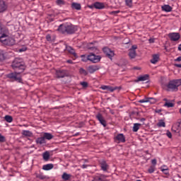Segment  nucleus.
I'll list each match as a JSON object with an SVG mask.
<instances>
[{
  "instance_id": "e2e57ef3",
  "label": "nucleus",
  "mask_w": 181,
  "mask_h": 181,
  "mask_svg": "<svg viewBox=\"0 0 181 181\" xmlns=\"http://www.w3.org/2000/svg\"><path fill=\"white\" fill-rule=\"evenodd\" d=\"M136 70H138V68H134Z\"/></svg>"
},
{
  "instance_id": "0eeeda50",
  "label": "nucleus",
  "mask_w": 181,
  "mask_h": 181,
  "mask_svg": "<svg viewBox=\"0 0 181 181\" xmlns=\"http://www.w3.org/2000/svg\"><path fill=\"white\" fill-rule=\"evenodd\" d=\"M88 59L89 62H92V63H98L100 60H101V56L90 54L88 55Z\"/></svg>"
},
{
  "instance_id": "09e8293b",
  "label": "nucleus",
  "mask_w": 181,
  "mask_h": 181,
  "mask_svg": "<svg viewBox=\"0 0 181 181\" xmlns=\"http://www.w3.org/2000/svg\"><path fill=\"white\" fill-rule=\"evenodd\" d=\"M167 136H168L170 139L172 138V133L169 131L166 133Z\"/></svg>"
},
{
  "instance_id": "473e14b6",
  "label": "nucleus",
  "mask_w": 181,
  "mask_h": 181,
  "mask_svg": "<svg viewBox=\"0 0 181 181\" xmlns=\"http://www.w3.org/2000/svg\"><path fill=\"white\" fill-rule=\"evenodd\" d=\"M141 127V124L139 123H135L133 126V132H138V130Z\"/></svg>"
},
{
  "instance_id": "b1692460",
  "label": "nucleus",
  "mask_w": 181,
  "mask_h": 181,
  "mask_svg": "<svg viewBox=\"0 0 181 181\" xmlns=\"http://www.w3.org/2000/svg\"><path fill=\"white\" fill-rule=\"evenodd\" d=\"M86 47L87 49H88L89 50H92L93 52L97 50V47L94 46V42L88 43Z\"/></svg>"
},
{
  "instance_id": "39448f33",
  "label": "nucleus",
  "mask_w": 181,
  "mask_h": 181,
  "mask_svg": "<svg viewBox=\"0 0 181 181\" xmlns=\"http://www.w3.org/2000/svg\"><path fill=\"white\" fill-rule=\"evenodd\" d=\"M7 78L12 80V81H17V83H22V77H21V72H12L7 74Z\"/></svg>"
},
{
  "instance_id": "7c9ffc66",
  "label": "nucleus",
  "mask_w": 181,
  "mask_h": 181,
  "mask_svg": "<svg viewBox=\"0 0 181 181\" xmlns=\"http://www.w3.org/2000/svg\"><path fill=\"white\" fill-rule=\"evenodd\" d=\"M67 51L69 53H71V54H73V56H74V57H77V54H76V51L74 50V49H73V47H67Z\"/></svg>"
},
{
  "instance_id": "bb28decb",
  "label": "nucleus",
  "mask_w": 181,
  "mask_h": 181,
  "mask_svg": "<svg viewBox=\"0 0 181 181\" xmlns=\"http://www.w3.org/2000/svg\"><path fill=\"white\" fill-rule=\"evenodd\" d=\"M42 157L44 160L47 162V160L50 159V153H49V151H45V153H42Z\"/></svg>"
},
{
  "instance_id": "c756f323",
  "label": "nucleus",
  "mask_w": 181,
  "mask_h": 181,
  "mask_svg": "<svg viewBox=\"0 0 181 181\" xmlns=\"http://www.w3.org/2000/svg\"><path fill=\"white\" fill-rule=\"evenodd\" d=\"M71 177V175L67 174L66 173H64L62 175V178L63 180H70V178Z\"/></svg>"
},
{
  "instance_id": "bf43d9fd",
  "label": "nucleus",
  "mask_w": 181,
  "mask_h": 181,
  "mask_svg": "<svg viewBox=\"0 0 181 181\" xmlns=\"http://www.w3.org/2000/svg\"><path fill=\"white\" fill-rule=\"evenodd\" d=\"M163 101H165V103H168V102H169V100H168L167 98H164V99H163Z\"/></svg>"
},
{
  "instance_id": "c9c22d12",
  "label": "nucleus",
  "mask_w": 181,
  "mask_h": 181,
  "mask_svg": "<svg viewBox=\"0 0 181 181\" xmlns=\"http://www.w3.org/2000/svg\"><path fill=\"white\" fill-rule=\"evenodd\" d=\"M164 107H167V108H173V107H175V104L172 102H165L164 104Z\"/></svg>"
},
{
  "instance_id": "c03bdc74",
  "label": "nucleus",
  "mask_w": 181,
  "mask_h": 181,
  "mask_svg": "<svg viewBox=\"0 0 181 181\" xmlns=\"http://www.w3.org/2000/svg\"><path fill=\"white\" fill-rule=\"evenodd\" d=\"M161 172H163L164 175H169V170L168 168H161Z\"/></svg>"
},
{
  "instance_id": "ea45409f",
  "label": "nucleus",
  "mask_w": 181,
  "mask_h": 181,
  "mask_svg": "<svg viewBox=\"0 0 181 181\" xmlns=\"http://www.w3.org/2000/svg\"><path fill=\"white\" fill-rule=\"evenodd\" d=\"M156 170V167H155V165H151L149 167L148 172V173H153V172H155Z\"/></svg>"
},
{
  "instance_id": "58836bf2",
  "label": "nucleus",
  "mask_w": 181,
  "mask_h": 181,
  "mask_svg": "<svg viewBox=\"0 0 181 181\" xmlns=\"http://www.w3.org/2000/svg\"><path fill=\"white\" fill-rule=\"evenodd\" d=\"M125 5L129 8H132V0H125Z\"/></svg>"
},
{
  "instance_id": "20e7f679",
  "label": "nucleus",
  "mask_w": 181,
  "mask_h": 181,
  "mask_svg": "<svg viewBox=\"0 0 181 181\" xmlns=\"http://www.w3.org/2000/svg\"><path fill=\"white\" fill-rule=\"evenodd\" d=\"M180 86H181V78L170 81L167 87L171 91H177V87Z\"/></svg>"
},
{
  "instance_id": "72a5a7b5",
  "label": "nucleus",
  "mask_w": 181,
  "mask_h": 181,
  "mask_svg": "<svg viewBox=\"0 0 181 181\" xmlns=\"http://www.w3.org/2000/svg\"><path fill=\"white\" fill-rule=\"evenodd\" d=\"M4 119L6 121V122L11 123L13 121V117H12L11 115H6L4 117Z\"/></svg>"
},
{
  "instance_id": "a19ab883",
  "label": "nucleus",
  "mask_w": 181,
  "mask_h": 181,
  "mask_svg": "<svg viewBox=\"0 0 181 181\" xmlns=\"http://www.w3.org/2000/svg\"><path fill=\"white\" fill-rule=\"evenodd\" d=\"M81 57L82 62H88L89 60L88 55L87 56L83 54V55H81Z\"/></svg>"
},
{
  "instance_id": "6ab92c4d",
  "label": "nucleus",
  "mask_w": 181,
  "mask_h": 181,
  "mask_svg": "<svg viewBox=\"0 0 181 181\" xmlns=\"http://www.w3.org/2000/svg\"><path fill=\"white\" fill-rule=\"evenodd\" d=\"M71 8L76 9V11H80L81 9V4L76 2H73L71 5Z\"/></svg>"
},
{
  "instance_id": "3c124183",
  "label": "nucleus",
  "mask_w": 181,
  "mask_h": 181,
  "mask_svg": "<svg viewBox=\"0 0 181 181\" xmlns=\"http://www.w3.org/2000/svg\"><path fill=\"white\" fill-rule=\"evenodd\" d=\"M66 63H69V64H73V61L71 59H69L66 61Z\"/></svg>"
},
{
  "instance_id": "6e6552de",
  "label": "nucleus",
  "mask_w": 181,
  "mask_h": 181,
  "mask_svg": "<svg viewBox=\"0 0 181 181\" xmlns=\"http://www.w3.org/2000/svg\"><path fill=\"white\" fill-rule=\"evenodd\" d=\"M103 53H105V54H106V56L107 57H109V59H112V57H114L115 56V53L114 51L111 50V49L105 47L103 49Z\"/></svg>"
},
{
  "instance_id": "4d7b16f0",
  "label": "nucleus",
  "mask_w": 181,
  "mask_h": 181,
  "mask_svg": "<svg viewBox=\"0 0 181 181\" xmlns=\"http://www.w3.org/2000/svg\"><path fill=\"white\" fill-rule=\"evenodd\" d=\"M175 66L179 67L180 69H181V64H176Z\"/></svg>"
},
{
  "instance_id": "37998d69",
  "label": "nucleus",
  "mask_w": 181,
  "mask_h": 181,
  "mask_svg": "<svg viewBox=\"0 0 181 181\" xmlns=\"http://www.w3.org/2000/svg\"><path fill=\"white\" fill-rule=\"evenodd\" d=\"M81 86H82L83 88H87V87H88V83L86 81L81 82Z\"/></svg>"
},
{
  "instance_id": "2eb2a0df",
  "label": "nucleus",
  "mask_w": 181,
  "mask_h": 181,
  "mask_svg": "<svg viewBox=\"0 0 181 181\" xmlns=\"http://www.w3.org/2000/svg\"><path fill=\"white\" fill-rule=\"evenodd\" d=\"M56 76L58 78H64V77L67 76V74L66 73V70H58L56 71Z\"/></svg>"
},
{
  "instance_id": "9d476101",
  "label": "nucleus",
  "mask_w": 181,
  "mask_h": 181,
  "mask_svg": "<svg viewBox=\"0 0 181 181\" xmlns=\"http://www.w3.org/2000/svg\"><path fill=\"white\" fill-rule=\"evenodd\" d=\"M100 69H101V66H100V65H90L88 67V73H90V74H94V73H95V71H98Z\"/></svg>"
},
{
  "instance_id": "dca6fc26",
  "label": "nucleus",
  "mask_w": 181,
  "mask_h": 181,
  "mask_svg": "<svg viewBox=\"0 0 181 181\" xmlns=\"http://www.w3.org/2000/svg\"><path fill=\"white\" fill-rule=\"evenodd\" d=\"M115 141H118V143H122L125 142V136H124V134H119L115 137Z\"/></svg>"
},
{
  "instance_id": "49530a36",
  "label": "nucleus",
  "mask_w": 181,
  "mask_h": 181,
  "mask_svg": "<svg viewBox=\"0 0 181 181\" xmlns=\"http://www.w3.org/2000/svg\"><path fill=\"white\" fill-rule=\"evenodd\" d=\"M151 163H152V166H154L155 168H156V163H158L157 160L156 158L151 160Z\"/></svg>"
},
{
  "instance_id": "de8ad7c7",
  "label": "nucleus",
  "mask_w": 181,
  "mask_h": 181,
  "mask_svg": "<svg viewBox=\"0 0 181 181\" xmlns=\"http://www.w3.org/2000/svg\"><path fill=\"white\" fill-rule=\"evenodd\" d=\"M46 39H47V42H52V35H50V34H47L46 35Z\"/></svg>"
},
{
  "instance_id": "423d86ee",
  "label": "nucleus",
  "mask_w": 181,
  "mask_h": 181,
  "mask_svg": "<svg viewBox=\"0 0 181 181\" xmlns=\"http://www.w3.org/2000/svg\"><path fill=\"white\" fill-rule=\"evenodd\" d=\"M168 37L172 42H177L180 39V34L179 33H170L168 34Z\"/></svg>"
},
{
  "instance_id": "4468645a",
  "label": "nucleus",
  "mask_w": 181,
  "mask_h": 181,
  "mask_svg": "<svg viewBox=\"0 0 181 181\" xmlns=\"http://www.w3.org/2000/svg\"><path fill=\"white\" fill-rule=\"evenodd\" d=\"M100 88L102 90H107V91H110V93H114V91H115V90H118V86L112 87L110 86L103 85L100 87Z\"/></svg>"
},
{
  "instance_id": "f3484780",
  "label": "nucleus",
  "mask_w": 181,
  "mask_h": 181,
  "mask_svg": "<svg viewBox=\"0 0 181 181\" xmlns=\"http://www.w3.org/2000/svg\"><path fill=\"white\" fill-rule=\"evenodd\" d=\"M149 78V75L145 74L144 76H139L136 80H135V83H139V81H146Z\"/></svg>"
},
{
  "instance_id": "9b49d317",
  "label": "nucleus",
  "mask_w": 181,
  "mask_h": 181,
  "mask_svg": "<svg viewBox=\"0 0 181 181\" xmlns=\"http://www.w3.org/2000/svg\"><path fill=\"white\" fill-rule=\"evenodd\" d=\"M99 165L101 170H103V172H108V169H110V165H108V163H107V161H105V160H102L101 161H100Z\"/></svg>"
},
{
  "instance_id": "1a4fd4ad",
  "label": "nucleus",
  "mask_w": 181,
  "mask_h": 181,
  "mask_svg": "<svg viewBox=\"0 0 181 181\" xmlns=\"http://www.w3.org/2000/svg\"><path fill=\"white\" fill-rule=\"evenodd\" d=\"M136 49H138L136 45H132V48L129 49V57L130 59H135L136 57Z\"/></svg>"
},
{
  "instance_id": "a18cd8bd",
  "label": "nucleus",
  "mask_w": 181,
  "mask_h": 181,
  "mask_svg": "<svg viewBox=\"0 0 181 181\" xmlns=\"http://www.w3.org/2000/svg\"><path fill=\"white\" fill-rule=\"evenodd\" d=\"M5 141H6V139L5 138L4 136H2L1 134H0V142H5Z\"/></svg>"
},
{
  "instance_id": "6e6d98bb",
  "label": "nucleus",
  "mask_w": 181,
  "mask_h": 181,
  "mask_svg": "<svg viewBox=\"0 0 181 181\" xmlns=\"http://www.w3.org/2000/svg\"><path fill=\"white\" fill-rule=\"evenodd\" d=\"M154 42H155V40H154V39H150V40H149V42H150V43H154Z\"/></svg>"
},
{
  "instance_id": "f8f14e48",
  "label": "nucleus",
  "mask_w": 181,
  "mask_h": 181,
  "mask_svg": "<svg viewBox=\"0 0 181 181\" xmlns=\"http://www.w3.org/2000/svg\"><path fill=\"white\" fill-rule=\"evenodd\" d=\"M95 117L96 119L99 121L101 125H103L104 127H107V122L105 121L104 117H103V115H101V113H98Z\"/></svg>"
},
{
  "instance_id": "7ed1b4c3",
  "label": "nucleus",
  "mask_w": 181,
  "mask_h": 181,
  "mask_svg": "<svg viewBox=\"0 0 181 181\" xmlns=\"http://www.w3.org/2000/svg\"><path fill=\"white\" fill-rule=\"evenodd\" d=\"M12 67L14 70H21V71H25L26 66H25V62L21 58H16L12 63Z\"/></svg>"
},
{
  "instance_id": "f03ea898",
  "label": "nucleus",
  "mask_w": 181,
  "mask_h": 181,
  "mask_svg": "<svg viewBox=\"0 0 181 181\" xmlns=\"http://www.w3.org/2000/svg\"><path fill=\"white\" fill-rule=\"evenodd\" d=\"M57 30L61 32V33H67L68 35H73V33H76L78 30L77 25H74L71 23H64L61 24Z\"/></svg>"
},
{
  "instance_id": "cd10ccee",
  "label": "nucleus",
  "mask_w": 181,
  "mask_h": 181,
  "mask_svg": "<svg viewBox=\"0 0 181 181\" xmlns=\"http://www.w3.org/2000/svg\"><path fill=\"white\" fill-rule=\"evenodd\" d=\"M6 11V5L5 1H0V12H4Z\"/></svg>"
},
{
  "instance_id": "a211bd4d",
  "label": "nucleus",
  "mask_w": 181,
  "mask_h": 181,
  "mask_svg": "<svg viewBox=\"0 0 181 181\" xmlns=\"http://www.w3.org/2000/svg\"><path fill=\"white\" fill-rule=\"evenodd\" d=\"M161 9L164 12H172L173 8L170 5L165 4V5L161 6Z\"/></svg>"
},
{
  "instance_id": "79ce46f5",
  "label": "nucleus",
  "mask_w": 181,
  "mask_h": 181,
  "mask_svg": "<svg viewBox=\"0 0 181 181\" xmlns=\"http://www.w3.org/2000/svg\"><path fill=\"white\" fill-rule=\"evenodd\" d=\"M2 60H5V54H4V51H0V62Z\"/></svg>"
},
{
  "instance_id": "864d4df0",
  "label": "nucleus",
  "mask_w": 181,
  "mask_h": 181,
  "mask_svg": "<svg viewBox=\"0 0 181 181\" xmlns=\"http://www.w3.org/2000/svg\"><path fill=\"white\" fill-rule=\"evenodd\" d=\"M110 114H112V115H114V114H115V112H114V110L110 109Z\"/></svg>"
},
{
  "instance_id": "4c0bfd02",
  "label": "nucleus",
  "mask_w": 181,
  "mask_h": 181,
  "mask_svg": "<svg viewBox=\"0 0 181 181\" xmlns=\"http://www.w3.org/2000/svg\"><path fill=\"white\" fill-rule=\"evenodd\" d=\"M56 4L58 6H63V5H66V1L64 0H57Z\"/></svg>"
},
{
  "instance_id": "f257e3e1",
  "label": "nucleus",
  "mask_w": 181,
  "mask_h": 181,
  "mask_svg": "<svg viewBox=\"0 0 181 181\" xmlns=\"http://www.w3.org/2000/svg\"><path fill=\"white\" fill-rule=\"evenodd\" d=\"M0 42L6 46H13L15 40L11 37L9 30L0 24Z\"/></svg>"
},
{
  "instance_id": "13d9d810",
  "label": "nucleus",
  "mask_w": 181,
  "mask_h": 181,
  "mask_svg": "<svg viewBox=\"0 0 181 181\" xmlns=\"http://www.w3.org/2000/svg\"><path fill=\"white\" fill-rule=\"evenodd\" d=\"M178 50H180V52H181V44L178 46Z\"/></svg>"
},
{
  "instance_id": "f704fd0d",
  "label": "nucleus",
  "mask_w": 181,
  "mask_h": 181,
  "mask_svg": "<svg viewBox=\"0 0 181 181\" xmlns=\"http://www.w3.org/2000/svg\"><path fill=\"white\" fill-rule=\"evenodd\" d=\"M157 127H159V128H165V127H166V123H165V121L163 120H160L157 124Z\"/></svg>"
},
{
  "instance_id": "680f3d73",
  "label": "nucleus",
  "mask_w": 181,
  "mask_h": 181,
  "mask_svg": "<svg viewBox=\"0 0 181 181\" xmlns=\"http://www.w3.org/2000/svg\"><path fill=\"white\" fill-rule=\"evenodd\" d=\"M20 52H23V49H20Z\"/></svg>"
},
{
  "instance_id": "a878e982",
  "label": "nucleus",
  "mask_w": 181,
  "mask_h": 181,
  "mask_svg": "<svg viewBox=\"0 0 181 181\" xmlns=\"http://www.w3.org/2000/svg\"><path fill=\"white\" fill-rule=\"evenodd\" d=\"M43 137L44 139H47V141H50V139H53L54 136L50 133L45 132L44 133Z\"/></svg>"
},
{
  "instance_id": "2f4dec72",
  "label": "nucleus",
  "mask_w": 181,
  "mask_h": 181,
  "mask_svg": "<svg viewBox=\"0 0 181 181\" xmlns=\"http://www.w3.org/2000/svg\"><path fill=\"white\" fill-rule=\"evenodd\" d=\"M22 134H23L24 136H32V135H33V134L32 133V132H30V131H29V130H23Z\"/></svg>"
},
{
  "instance_id": "5fc2aeb1",
  "label": "nucleus",
  "mask_w": 181,
  "mask_h": 181,
  "mask_svg": "<svg viewBox=\"0 0 181 181\" xmlns=\"http://www.w3.org/2000/svg\"><path fill=\"white\" fill-rule=\"evenodd\" d=\"M112 13H114V14L119 13V11H112Z\"/></svg>"
},
{
  "instance_id": "e433bc0d",
  "label": "nucleus",
  "mask_w": 181,
  "mask_h": 181,
  "mask_svg": "<svg viewBox=\"0 0 181 181\" xmlns=\"http://www.w3.org/2000/svg\"><path fill=\"white\" fill-rule=\"evenodd\" d=\"M79 73H80V74H82V76H87L88 74V71H87L83 68L79 69Z\"/></svg>"
},
{
  "instance_id": "0e129e2a",
  "label": "nucleus",
  "mask_w": 181,
  "mask_h": 181,
  "mask_svg": "<svg viewBox=\"0 0 181 181\" xmlns=\"http://www.w3.org/2000/svg\"><path fill=\"white\" fill-rule=\"evenodd\" d=\"M180 179H181V176H179Z\"/></svg>"
},
{
  "instance_id": "052dcab7",
  "label": "nucleus",
  "mask_w": 181,
  "mask_h": 181,
  "mask_svg": "<svg viewBox=\"0 0 181 181\" xmlns=\"http://www.w3.org/2000/svg\"><path fill=\"white\" fill-rule=\"evenodd\" d=\"M140 121H145V118H141Z\"/></svg>"
},
{
  "instance_id": "603ef678",
  "label": "nucleus",
  "mask_w": 181,
  "mask_h": 181,
  "mask_svg": "<svg viewBox=\"0 0 181 181\" xmlns=\"http://www.w3.org/2000/svg\"><path fill=\"white\" fill-rule=\"evenodd\" d=\"M88 165H86V164H83L82 165L81 168L82 169H86V168L88 167Z\"/></svg>"
},
{
  "instance_id": "ddd939ff",
  "label": "nucleus",
  "mask_w": 181,
  "mask_h": 181,
  "mask_svg": "<svg viewBox=\"0 0 181 181\" xmlns=\"http://www.w3.org/2000/svg\"><path fill=\"white\" fill-rule=\"evenodd\" d=\"M172 131L173 132H175V134H180L181 131V123H175L172 127Z\"/></svg>"
},
{
  "instance_id": "412c9836",
  "label": "nucleus",
  "mask_w": 181,
  "mask_h": 181,
  "mask_svg": "<svg viewBox=\"0 0 181 181\" xmlns=\"http://www.w3.org/2000/svg\"><path fill=\"white\" fill-rule=\"evenodd\" d=\"M36 144H38L39 145H43V144H46V140L44 136L42 137H38L35 140Z\"/></svg>"
},
{
  "instance_id": "c85d7f7f",
  "label": "nucleus",
  "mask_w": 181,
  "mask_h": 181,
  "mask_svg": "<svg viewBox=\"0 0 181 181\" xmlns=\"http://www.w3.org/2000/svg\"><path fill=\"white\" fill-rule=\"evenodd\" d=\"M151 100H153V98H144V99H141V100H139V103H155V101H153V102H151Z\"/></svg>"
},
{
  "instance_id": "8fccbe9b",
  "label": "nucleus",
  "mask_w": 181,
  "mask_h": 181,
  "mask_svg": "<svg viewBox=\"0 0 181 181\" xmlns=\"http://www.w3.org/2000/svg\"><path fill=\"white\" fill-rule=\"evenodd\" d=\"M175 62H181V57H178L177 59H175Z\"/></svg>"
},
{
  "instance_id": "393cba45",
  "label": "nucleus",
  "mask_w": 181,
  "mask_h": 181,
  "mask_svg": "<svg viewBox=\"0 0 181 181\" xmlns=\"http://www.w3.org/2000/svg\"><path fill=\"white\" fill-rule=\"evenodd\" d=\"M35 175L37 179H40V180H45V179H46V175H43V173H35Z\"/></svg>"
},
{
  "instance_id": "aec40b11",
  "label": "nucleus",
  "mask_w": 181,
  "mask_h": 181,
  "mask_svg": "<svg viewBox=\"0 0 181 181\" xmlns=\"http://www.w3.org/2000/svg\"><path fill=\"white\" fill-rule=\"evenodd\" d=\"M150 62L152 64H156L159 62V54H153Z\"/></svg>"
},
{
  "instance_id": "5701e85b",
  "label": "nucleus",
  "mask_w": 181,
  "mask_h": 181,
  "mask_svg": "<svg viewBox=\"0 0 181 181\" xmlns=\"http://www.w3.org/2000/svg\"><path fill=\"white\" fill-rule=\"evenodd\" d=\"M94 6L95 9H104L105 8V5L103 3L96 2L94 4Z\"/></svg>"
},
{
  "instance_id": "4be33fe9",
  "label": "nucleus",
  "mask_w": 181,
  "mask_h": 181,
  "mask_svg": "<svg viewBox=\"0 0 181 181\" xmlns=\"http://www.w3.org/2000/svg\"><path fill=\"white\" fill-rule=\"evenodd\" d=\"M53 168H54V165L52 163H49V164L44 165L42 166V170H52V169H53Z\"/></svg>"
}]
</instances>
